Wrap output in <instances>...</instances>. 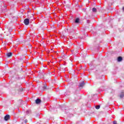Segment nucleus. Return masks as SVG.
Returning <instances> with one entry per match:
<instances>
[{
    "instance_id": "obj_1",
    "label": "nucleus",
    "mask_w": 124,
    "mask_h": 124,
    "mask_svg": "<svg viewBox=\"0 0 124 124\" xmlns=\"http://www.w3.org/2000/svg\"><path fill=\"white\" fill-rule=\"evenodd\" d=\"M4 120L6 122H7V121H9V120H10V115H9V114L6 115L4 117Z\"/></svg>"
},
{
    "instance_id": "obj_2",
    "label": "nucleus",
    "mask_w": 124,
    "mask_h": 124,
    "mask_svg": "<svg viewBox=\"0 0 124 124\" xmlns=\"http://www.w3.org/2000/svg\"><path fill=\"white\" fill-rule=\"evenodd\" d=\"M24 23L25 25H26V26H28V25L30 24V20L28 18H26L24 20Z\"/></svg>"
},
{
    "instance_id": "obj_3",
    "label": "nucleus",
    "mask_w": 124,
    "mask_h": 124,
    "mask_svg": "<svg viewBox=\"0 0 124 124\" xmlns=\"http://www.w3.org/2000/svg\"><path fill=\"white\" fill-rule=\"evenodd\" d=\"M84 86H85V82L82 81L81 83H80L79 84V87L80 88H83V87H84Z\"/></svg>"
},
{
    "instance_id": "obj_4",
    "label": "nucleus",
    "mask_w": 124,
    "mask_h": 124,
    "mask_svg": "<svg viewBox=\"0 0 124 124\" xmlns=\"http://www.w3.org/2000/svg\"><path fill=\"white\" fill-rule=\"evenodd\" d=\"M35 102L36 104H39L41 103V100H40V99H37L35 100Z\"/></svg>"
},
{
    "instance_id": "obj_5",
    "label": "nucleus",
    "mask_w": 124,
    "mask_h": 124,
    "mask_svg": "<svg viewBox=\"0 0 124 124\" xmlns=\"http://www.w3.org/2000/svg\"><path fill=\"white\" fill-rule=\"evenodd\" d=\"M118 62H122L123 61V58L121 56H119L117 59Z\"/></svg>"
},
{
    "instance_id": "obj_6",
    "label": "nucleus",
    "mask_w": 124,
    "mask_h": 124,
    "mask_svg": "<svg viewBox=\"0 0 124 124\" xmlns=\"http://www.w3.org/2000/svg\"><path fill=\"white\" fill-rule=\"evenodd\" d=\"M7 57H11L12 56V53L10 52L7 54Z\"/></svg>"
},
{
    "instance_id": "obj_7",
    "label": "nucleus",
    "mask_w": 124,
    "mask_h": 124,
    "mask_svg": "<svg viewBox=\"0 0 124 124\" xmlns=\"http://www.w3.org/2000/svg\"><path fill=\"white\" fill-rule=\"evenodd\" d=\"M79 21H80V19L79 18H77L75 20V23H76L77 24H78Z\"/></svg>"
},
{
    "instance_id": "obj_8",
    "label": "nucleus",
    "mask_w": 124,
    "mask_h": 124,
    "mask_svg": "<svg viewBox=\"0 0 124 124\" xmlns=\"http://www.w3.org/2000/svg\"><path fill=\"white\" fill-rule=\"evenodd\" d=\"M93 12H96L97 11V10L95 8H93L92 9Z\"/></svg>"
},
{
    "instance_id": "obj_9",
    "label": "nucleus",
    "mask_w": 124,
    "mask_h": 124,
    "mask_svg": "<svg viewBox=\"0 0 124 124\" xmlns=\"http://www.w3.org/2000/svg\"><path fill=\"white\" fill-rule=\"evenodd\" d=\"M46 84H44V86L43 87V91H45L46 90Z\"/></svg>"
},
{
    "instance_id": "obj_10",
    "label": "nucleus",
    "mask_w": 124,
    "mask_h": 124,
    "mask_svg": "<svg viewBox=\"0 0 124 124\" xmlns=\"http://www.w3.org/2000/svg\"><path fill=\"white\" fill-rule=\"evenodd\" d=\"M124 96V93H121L120 95V98H123Z\"/></svg>"
},
{
    "instance_id": "obj_11",
    "label": "nucleus",
    "mask_w": 124,
    "mask_h": 124,
    "mask_svg": "<svg viewBox=\"0 0 124 124\" xmlns=\"http://www.w3.org/2000/svg\"><path fill=\"white\" fill-rule=\"evenodd\" d=\"M96 109H99L100 108V106H97L95 107Z\"/></svg>"
},
{
    "instance_id": "obj_12",
    "label": "nucleus",
    "mask_w": 124,
    "mask_h": 124,
    "mask_svg": "<svg viewBox=\"0 0 124 124\" xmlns=\"http://www.w3.org/2000/svg\"><path fill=\"white\" fill-rule=\"evenodd\" d=\"M30 113H31V111H30V110H27V111H26V114H27V115L30 114Z\"/></svg>"
},
{
    "instance_id": "obj_13",
    "label": "nucleus",
    "mask_w": 124,
    "mask_h": 124,
    "mask_svg": "<svg viewBox=\"0 0 124 124\" xmlns=\"http://www.w3.org/2000/svg\"><path fill=\"white\" fill-rule=\"evenodd\" d=\"M113 124H117V121H114Z\"/></svg>"
},
{
    "instance_id": "obj_14",
    "label": "nucleus",
    "mask_w": 124,
    "mask_h": 124,
    "mask_svg": "<svg viewBox=\"0 0 124 124\" xmlns=\"http://www.w3.org/2000/svg\"><path fill=\"white\" fill-rule=\"evenodd\" d=\"M87 23H90V20H87Z\"/></svg>"
},
{
    "instance_id": "obj_15",
    "label": "nucleus",
    "mask_w": 124,
    "mask_h": 124,
    "mask_svg": "<svg viewBox=\"0 0 124 124\" xmlns=\"http://www.w3.org/2000/svg\"><path fill=\"white\" fill-rule=\"evenodd\" d=\"M25 122L26 123H27V122H28V121H27V120H25Z\"/></svg>"
},
{
    "instance_id": "obj_16",
    "label": "nucleus",
    "mask_w": 124,
    "mask_h": 124,
    "mask_svg": "<svg viewBox=\"0 0 124 124\" xmlns=\"http://www.w3.org/2000/svg\"><path fill=\"white\" fill-rule=\"evenodd\" d=\"M123 10H124V8H123Z\"/></svg>"
}]
</instances>
